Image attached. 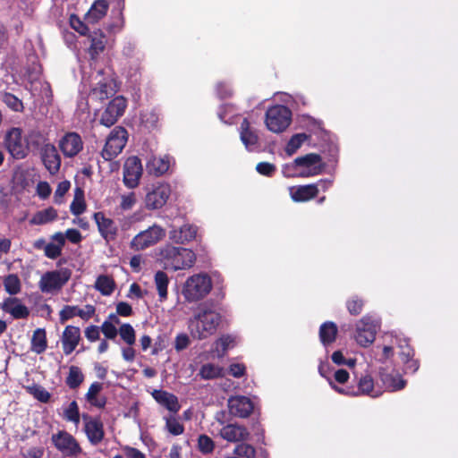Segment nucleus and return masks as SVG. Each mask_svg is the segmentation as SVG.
I'll return each mask as SVG.
<instances>
[{
    "label": "nucleus",
    "mask_w": 458,
    "mask_h": 458,
    "mask_svg": "<svg viewBox=\"0 0 458 458\" xmlns=\"http://www.w3.org/2000/svg\"><path fill=\"white\" fill-rule=\"evenodd\" d=\"M158 260L166 269L180 270L191 267L196 256L189 249L167 244L158 250Z\"/></svg>",
    "instance_id": "2"
},
{
    "label": "nucleus",
    "mask_w": 458,
    "mask_h": 458,
    "mask_svg": "<svg viewBox=\"0 0 458 458\" xmlns=\"http://www.w3.org/2000/svg\"><path fill=\"white\" fill-rule=\"evenodd\" d=\"M399 348L401 349L400 355L404 362H409L413 356V351L409 346L406 340L399 342Z\"/></svg>",
    "instance_id": "59"
},
{
    "label": "nucleus",
    "mask_w": 458,
    "mask_h": 458,
    "mask_svg": "<svg viewBox=\"0 0 458 458\" xmlns=\"http://www.w3.org/2000/svg\"><path fill=\"white\" fill-rule=\"evenodd\" d=\"M4 286L5 291L9 294H11V295L17 294L21 291V280L14 274L8 275L4 279Z\"/></svg>",
    "instance_id": "47"
},
{
    "label": "nucleus",
    "mask_w": 458,
    "mask_h": 458,
    "mask_svg": "<svg viewBox=\"0 0 458 458\" xmlns=\"http://www.w3.org/2000/svg\"><path fill=\"white\" fill-rule=\"evenodd\" d=\"M108 8L109 4L106 0H96L85 15L86 21L92 24L98 22L105 17Z\"/></svg>",
    "instance_id": "29"
},
{
    "label": "nucleus",
    "mask_w": 458,
    "mask_h": 458,
    "mask_svg": "<svg viewBox=\"0 0 458 458\" xmlns=\"http://www.w3.org/2000/svg\"><path fill=\"white\" fill-rule=\"evenodd\" d=\"M90 46L89 47V54L92 59L97 58L106 47V38L101 30H96L89 36Z\"/></svg>",
    "instance_id": "32"
},
{
    "label": "nucleus",
    "mask_w": 458,
    "mask_h": 458,
    "mask_svg": "<svg viewBox=\"0 0 458 458\" xmlns=\"http://www.w3.org/2000/svg\"><path fill=\"white\" fill-rule=\"evenodd\" d=\"M228 408L232 415L246 418L252 412L253 403L246 396L236 395L228 399Z\"/></svg>",
    "instance_id": "21"
},
{
    "label": "nucleus",
    "mask_w": 458,
    "mask_h": 458,
    "mask_svg": "<svg viewBox=\"0 0 458 458\" xmlns=\"http://www.w3.org/2000/svg\"><path fill=\"white\" fill-rule=\"evenodd\" d=\"M71 188V182L64 180L58 183L57 188L55 191L54 201L56 204H62L64 202V197Z\"/></svg>",
    "instance_id": "56"
},
{
    "label": "nucleus",
    "mask_w": 458,
    "mask_h": 458,
    "mask_svg": "<svg viewBox=\"0 0 458 458\" xmlns=\"http://www.w3.org/2000/svg\"><path fill=\"white\" fill-rule=\"evenodd\" d=\"M47 139L46 134L43 131L37 129L31 130L27 136V143H29V146H44L45 144L47 143Z\"/></svg>",
    "instance_id": "53"
},
{
    "label": "nucleus",
    "mask_w": 458,
    "mask_h": 458,
    "mask_svg": "<svg viewBox=\"0 0 458 458\" xmlns=\"http://www.w3.org/2000/svg\"><path fill=\"white\" fill-rule=\"evenodd\" d=\"M240 135L246 148L252 149L258 143L257 134L250 129V123L244 119L241 123Z\"/></svg>",
    "instance_id": "33"
},
{
    "label": "nucleus",
    "mask_w": 458,
    "mask_h": 458,
    "mask_svg": "<svg viewBox=\"0 0 458 458\" xmlns=\"http://www.w3.org/2000/svg\"><path fill=\"white\" fill-rule=\"evenodd\" d=\"M120 199V208L124 211L131 210L137 202V198L134 192L123 194L121 195Z\"/></svg>",
    "instance_id": "57"
},
{
    "label": "nucleus",
    "mask_w": 458,
    "mask_h": 458,
    "mask_svg": "<svg viewBox=\"0 0 458 458\" xmlns=\"http://www.w3.org/2000/svg\"><path fill=\"white\" fill-rule=\"evenodd\" d=\"M128 140V133L123 127L117 126L108 135L106 144L101 151L105 160H112L123 149Z\"/></svg>",
    "instance_id": "10"
},
{
    "label": "nucleus",
    "mask_w": 458,
    "mask_h": 458,
    "mask_svg": "<svg viewBox=\"0 0 458 458\" xmlns=\"http://www.w3.org/2000/svg\"><path fill=\"white\" fill-rule=\"evenodd\" d=\"M64 417L66 420L73 422L76 426L80 423L79 407L75 401H72L64 411Z\"/></svg>",
    "instance_id": "52"
},
{
    "label": "nucleus",
    "mask_w": 458,
    "mask_h": 458,
    "mask_svg": "<svg viewBox=\"0 0 458 458\" xmlns=\"http://www.w3.org/2000/svg\"><path fill=\"white\" fill-rule=\"evenodd\" d=\"M142 175V165L137 157H130L123 165V182L129 189H134L139 185Z\"/></svg>",
    "instance_id": "18"
},
{
    "label": "nucleus",
    "mask_w": 458,
    "mask_h": 458,
    "mask_svg": "<svg viewBox=\"0 0 458 458\" xmlns=\"http://www.w3.org/2000/svg\"><path fill=\"white\" fill-rule=\"evenodd\" d=\"M24 80L30 85V90L34 93L47 92L49 85L42 81L41 66L36 59L25 68L23 73Z\"/></svg>",
    "instance_id": "14"
},
{
    "label": "nucleus",
    "mask_w": 458,
    "mask_h": 458,
    "mask_svg": "<svg viewBox=\"0 0 458 458\" xmlns=\"http://www.w3.org/2000/svg\"><path fill=\"white\" fill-rule=\"evenodd\" d=\"M170 159L167 157H152L147 163V171L153 175L159 176L168 171Z\"/></svg>",
    "instance_id": "31"
},
{
    "label": "nucleus",
    "mask_w": 458,
    "mask_h": 458,
    "mask_svg": "<svg viewBox=\"0 0 458 458\" xmlns=\"http://www.w3.org/2000/svg\"><path fill=\"white\" fill-rule=\"evenodd\" d=\"M36 191L40 199H46L50 196L52 189L48 182H39L37 184Z\"/></svg>",
    "instance_id": "61"
},
{
    "label": "nucleus",
    "mask_w": 458,
    "mask_h": 458,
    "mask_svg": "<svg viewBox=\"0 0 458 458\" xmlns=\"http://www.w3.org/2000/svg\"><path fill=\"white\" fill-rule=\"evenodd\" d=\"M109 319L103 322L101 331L106 338L114 339L118 333L115 325L119 324L120 320L116 315H110Z\"/></svg>",
    "instance_id": "45"
},
{
    "label": "nucleus",
    "mask_w": 458,
    "mask_h": 458,
    "mask_svg": "<svg viewBox=\"0 0 458 458\" xmlns=\"http://www.w3.org/2000/svg\"><path fill=\"white\" fill-rule=\"evenodd\" d=\"M219 436L228 442L235 443L248 440L250 434L245 427L233 423L224 426Z\"/></svg>",
    "instance_id": "26"
},
{
    "label": "nucleus",
    "mask_w": 458,
    "mask_h": 458,
    "mask_svg": "<svg viewBox=\"0 0 458 458\" xmlns=\"http://www.w3.org/2000/svg\"><path fill=\"white\" fill-rule=\"evenodd\" d=\"M45 255L52 259H56L62 253V250L54 242H49L44 246Z\"/></svg>",
    "instance_id": "60"
},
{
    "label": "nucleus",
    "mask_w": 458,
    "mask_h": 458,
    "mask_svg": "<svg viewBox=\"0 0 458 458\" xmlns=\"http://www.w3.org/2000/svg\"><path fill=\"white\" fill-rule=\"evenodd\" d=\"M4 145L10 155L16 159H21L27 157L29 153V143L22 135L20 128H12L4 137Z\"/></svg>",
    "instance_id": "12"
},
{
    "label": "nucleus",
    "mask_w": 458,
    "mask_h": 458,
    "mask_svg": "<svg viewBox=\"0 0 458 458\" xmlns=\"http://www.w3.org/2000/svg\"><path fill=\"white\" fill-rule=\"evenodd\" d=\"M3 100L9 108L15 112H21L23 110L21 100L11 93H5L3 97Z\"/></svg>",
    "instance_id": "55"
},
{
    "label": "nucleus",
    "mask_w": 458,
    "mask_h": 458,
    "mask_svg": "<svg viewBox=\"0 0 458 458\" xmlns=\"http://www.w3.org/2000/svg\"><path fill=\"white\" fill-rule=\"evenodd\" d=\"M51 440L55 447L65 456L75 458L81 453L77 440L66 431L53 434Z\"/></svg>",
    "instance_id": "13"
},
{
    "label": "nucleus",
    "mask_w": 458,
    "mask_h": 458,
    "mask_svg": "<svg viewBox=\"0 0 458 458\" xmlns=\"http://www.w3.org/2000/svg\"><path fill=\"white\" fill-rule=\"evenodd\" d=\"M292 113L284 106H275L266 114L267 128L275 133L284 131L291 123Z\"/></svg>",
    "instance_id": "11"
},
{
    "label": "nucleus",
    "mask_w": 458,
    "mask_h": 458,
    "mask_svg": "<svg viewBox=\"0 0 458 458\" xmlns=\"http://www.w3.org/2000/svg\"><path fill=\"white\" fill-rule=\"evenodd\" d=\"M190 338L186 334H179L174 340V348L177 352L182 351L188 347Z\"/></svg>",
    "instance_id": "63"
},
{
    "label": "nucleus",
    "mask_w": 458,
    "mask_h": 458,
    "mask_svg": "<svg viewBox=\"0 0 458 458\" xmlns=\"http://www.w3.org/2000/svg\"><path fill=\"white\" fill-rule=\"evenodd\" d=\"M212 289L211 278L207 274L190 276L182 285V293L189 302L198 301L206 297Z\"/></svg>",
    "instance_id": "3"
},
{
    "label": "nucleus",
    "mask_w": 458,
    "mask_h": 458,
    "mask_svg": "<svg viewBox=\"0 0 458 458\" xmlns=\"http://www.w3.org/2000/svg\"><path fill=\"white\" fill-rule=\"evenodd\" d=\"M165 428L167 431L174 435V436H179L182 435L184 431L183 425L174 417L169 416L165 417Z\"/></svg>",
    "instance_id": "54"
},
{
    "label": "nucleus",
    "mask_w": 458,
    "mask_h": 458,
    "mask_svg": "<svg viewBox=\"0 0 458 458\" xmlns=\"http://www.w3.org/2000/svg\"><path fill=\"white\" fill-rule=\"evenodd\" d=\"M70 277L71 271L67 268L47 271L41 276L38 288L43 293L56 294L66 284Z\"/></svg>",
    "instance_id": "6"
},
{
    "label": "nucleus",
    "mask_w": 458,
    "mask_h": 458,
    "mask_svg": "<svg viewBox=\"0 0 458 458\" xmlns=\"http://www.w3.org/2000/svg\"><path fill=\"white\" fill-rule=\"evenodd\" d=\"M85 209L86 203L84 199V191L81 188L77 187L74 190L73 200L71 203L70 210L73 215L79 216L82 214Z\"/></svg>",
    "instance_id": "41"
},
{
    "label": "nucleus",
    "mask_w": 458,
    "mask_h": 458,
    "mask_svg": "<svg viewBox=\"0 0 458 458\" xmlns=\"http://www.w3.org/2000/svg\"><path fill=\"white\" fill-rule=\"evenodd\" d=\"M94 220L98 225L100 235L106 241H114L117 235L118 228L114 220L106 217L102 212L94 214Z\"/></svg>",
    "instance_id": "24"
},
{
    "label": "nucleus",
    "mask_w": 458,
    "mask_h": 458,
    "mask_svg": "<svg viewBox=\"0 0 458 458\" xmlns=\"http://www.w3.org/2000/svg\"><path fill=\"white\" fill-rule=\"evenodd\" d=\"M199 376L203 379H213L224 376V369L212 363L204 364L199 369Z\"/></svg>",
    "instance_id": "43"
},
{
    "label": "nucleus",
    "mask_w": 458,
    "mask_h": 458,
    "mask_svg": "<svg viewBox=\"0 0 458 458\" xmlns=\"http://www.w3.org/2000/svg\"><path fill=\"white\" fill-rule=\"evenodd\" d=\"M57 211L52 208L49 207L47 208H45L43 210L38 211L30 220V223L31 225H45L50 222L55 221L57 218Z\"/></svg>",
    "instance_id": "35"
},
{
    "label": "nucleus",
    "mask_w": 458,
    "mask_h": 458,
    "mask_svg": "<svg viewBox=\"0 0 458 458\" xmlns=\"http://www.w3.org/2000/svg\"><path fill=\"white\" fill-rule=\"evenodd\" d=\"M326 190L330 182L320 181L318 184H307L289 187V194L295 202H305L314 199L318 193V186Z\"/></svg>",
    "instance_id": "17"
},
{
    "label": "nucleus",
    "mask_w": 458,
    "mask_h": 458,
    "mask_svg": "<svg viewBox=\"0 0 458 458\" xmlns=\"http://www.w3.org/2000/svg\"><path fill=\"white\" fill-rule=\"evenodd\" d=\"M295 165L300 169V177L318 175L323 170L321 157L314 153L295 158Z\"/></svg>",
    "instance_id": "15"
},
{
    "label": "nucleus",
    "mask_w": 458,
    "mask_h": 458,
    "mask_svg": "<svg viewBox=\"0 0 458 458\" xmlns=\"http://www.w3.org/2000/svg\"><path fill=\"white\" fill-rule=\"evenodd\" d=\"M83 140L77 132H67L59 140L58 146L65 157L77 156L83 148Z\"/></svg>",
    "instance_id": "19"
},
{
    "label": "nucleus",
    "mask_w": 458,
    "mask_h": 458,
    "mask_svg": "<svg viewBox=\"0 0 458 458\" xmlns=\"http://www.w3.org/2000/svg\"><path fill=\"white\" fill-rule=\"evenodd\" d=\"M307 140H308V136L305 133H298V134L293 135L290 139V140L285 148V152L289 156H292L301 148V146L303 144V142L306 141Z\"/></svg>",
    "instance_id": "48"
},
{
    "label": "nucleus",
    "mask_w": 458,
    "mask_h": 458,
    "mask_svg": "<svg viewBox=\"0 0 458 458\" xmlns=\"http://www.w3.org/2000/svg\"><path fill=\"white\" fill-rule=\"evenodd\" d=\"M94 287L102 295L109 296L115 289V282L109 276L100 275L97 277Z\"/></svg>",
    "instance_id": "34"
},
{
    "label": "nucleus",
    "mask_w": 458,
    "mask_h": 458,
    "mask_svg": "<svg viewBox=\"0 0 458 458\" xmlns=\"http://www.w3.org/2000/svg\"><path fill=\"white\" fill-rule=\"evenodd\" d=\"M380 327V321L377 318L365 316L360 319L355 327L354 340L361 347H368L374 343L376 335Z\"/></svg>",
    "instance_id": "5"
},
{
    "label": "nucleus",
    "mask_w": 458,
    "mask_h": 458,
    "mask_svg": "<svg viewBox=\"0 0 458 458\" xmlns=\"http://www.w3.org/2000/svg\"><path fill=\"white\" fill-rule=\"evenodd\" d=\"M26 390L41 403H47L51 396L50 394L39 385L34 384L32 386H26Z\"/></svg>",
    "instance_id": "49"
},
{
    "label": "nucleus",
    "mask_w": 458,
    "mask_h": 458,
    "mask_svg": "<svg viewBox=\"0 0 458 458\" xmlns=\"http://www.w3.org/2000/svg\"><path fill=\"white\" fill-rule=\"evenodd\" d=\"M151 394L157 403L165 407L168 411L174 413L179 411L181 405L174 394L164 390H154Z\"/></svg>",
    "instance_id": "28"
},
{
    "label": "nucleus",
    "mask_w": 458,
    "mask_h": 458,
    "mask_svg": "<svg viewBox=\"0 0 458 458\" xmlns=\"http://www.w3.org/2000/svg\"><path fill=\"white\" fill-rule=\"evenodd\" d=\"M80 341L81 329L78 327L67 326L61 335L64 353L65 355H70L77 348Z\"/></svg>",
    "instance_id": "25"
},
{
    "label": "nucleus",
    "mask_w": 458,
    "mask_h": 458,
    "mask_svg": "<svg viewBox=\"0 0 458 458\" xmlns=\"http://www.w3.org/2000/svg\"><path fill=\"white\" fill-rule=\"evenodd\" d=\"M169 279L167 275L163 271H157L155 275V284L161 301L167 297V286Z\"/></svg>",
    "instance_id": "44"
},
{
    "label": "nucleus",
    "mask_w": 458,
    "mask_h": 458,
    "mask_svg": "<svg viewBox=\"0 0 458 458\" xmlns=\"http://www.w3.org/2000/svg\"><path fill=\"white\" fill-rule=\"evenodd\" d=\"M158 122V114L151 110V111H146L141 114V123L147 127V128H152L157 125Z\"/></svg>",
    "instance_id": "58"
},
{
    "label": "nucleus",
    "mask_w": 458,
    "mask_h": 458,
    "mask_svg": "<svg viewBox=\"0 0 458 458\" xmlns=\"http://www.w3.org/2000/svg\"><path fill=\"white\" fill-rule=\"evenodd\" d=\"M221 322V315L216 310L201 305L189 321L191 335L203 340L214 335Z\"/></svg>",
    "instance_id": "1"
},
{
    "label": "nucleus",
    "mask_w": 458,
    "mask_h": 458,
    "mask_svg": "<svg viewBox=\"0 0 458 458\" xmlns=\"http://www.w3.org/2000/svg\"><path fill=\"white\" fill-rule=\"evenodd\" d=\"M282 172L285 177H300V169L295 165V160L292 164L284 165Z\"/></svg>",
    "instance_id": "64"
},
{
    "label": "nucleus",
    "mask_w": 458,
    "mask_h": 458,
    "mask_svg": "<svg viewBox=\"0 0 458 458\" xmlns=\"http://www.w3.org/2000/svg\"><path fill=\"white\" fill-rule=\"evenodd\" d=\"M70 23L72 29L81 35H86L89 31L87 25L76 16L71 17Z\"/></svg>",
    "instance_id": "62"
},
{
    "label": "nucleus",
    "mask_w": 458,
    "mask_h": 458,
    "mask_svg": "<svg viewBox=\"0 0 458 458\" xmlns=\"http://www.w3.org/2000/svg\"><path fill=\"white\" fill-rule=\"evenodd\" d=\"M236 344V338L233 335H223L218 338L214 345V352H216L217 357H223L227 350L234 347Z\"/></svg>",
    "instance_id": "38"
},
{
    "label": "nucleus",
    "mask_w": 458,
    "mask_h": 458,
    "mask_svg": "<svg viewBox=\"0 0 458 458\" xmlns=\"http://www.w3.org/2000/svg\"><path fill=\"white\" fill-rule=\"evenodd\" d=\"M127 102L123 97L118 96L113 98L104 110L100 117V123L106 127L114 124L122 116L126 108Z\"/></svg>",
    "instance_id": "16"
},
{
    "label": "nucleus",
    "mask_w": 458,
    "mask_h": 458,
    "mask_svg": "<svg viewBox=\"0 0 458 458\" xmlns=\"http://www.w3.org/2000/svg\"><path fill=\"white\" fill-rule=\"evenodd\" d=\"M102 388V384L98 382H95L89 386L86 399L91 405L98 408H103L106 405V398L99 396Z\"/></svg>",
    "instance_id": "36"
},
{
    "label": "nucleus",
    "mask_w": 458,
    "mask_h": 458,
    "mask_svg": "<svg viewBox=\"0 0 458 458\" xmlns=\"http://www.w3.org/2000/svg\"><path fill=\"white\" fill-rule=\"evenodd\" d=\"M121 338L130 346L133 345L136 341L135 330L130 324H123L118 331Z\"/></svg>",
    "instance_id": "51"
},
{
    "label": "nucleus",
    "mask_w": 458,
    "mask_h": 458,
    "mask_svg": "<svg viewBox=\"0 0 458 458\" xmlns=\"http://www.w3.org/2000/svg\"><path fill=\"white\" fill-rule=\"evenodd\" d=\"M82 419L84 421V430L89 442L93 445L101 442L104 438V428L101 420L89 415H83Z\"/></svg>",
    "instance_id": "23"
},
{
    "label": "nucleus",
    "mask_w": 458,
    "mask_h": 458,
    "mask_svg": "<svg viewBox=\"0 0 458 458\" xmlns=\"http://www.w3.org/2000/svg\"><path fill=\"white\" fill-rule=\"evenodd\" d=\"M41 158L46 169L51 174H55L61 166V157L55 145L47 143L41 148Z\"/></svg>",
    "instance_id": "20"
},
{
    "label": "nucleus",
    "mask_w": 458,
    "mask_h": 458,
    "mask_svg": "<svg viewBox=\"0 0 458 458\" xmlns=\"http://www.w3.org/2000/svg\"><path fill=\"white\" fill-rule=\"evenodd\" d=\"M83 378L84 377L81 370L78 367L72 366L69 369L66 384L71 388H76L82 383Z\"/></svg>",
    "instance_id": "50"
},
{
    "label": "nucleus",
    "mask_w": 458,
    "mask_h": 458,
    "mask_svg": "<svg viewBox=\"0 0 458 458\" xmlns=\"http://www.w3.org/2000/svg\"><path fill=\"white\" fill-rule=\"evenodd\" d=\"M256 449L250 444H240L237 445L231 455H227L225 458H255Z\"/></svg>",
    "instance_id": "42"
},
{
    "label": "nucleus",
    "mask_w": 458,
    "mask_h": 458,
    "mask_svg": "<svg viewBox=\"0 0 458 458\" xmlns=\"http://www.w3.org/2000/svg\"><path fill=\"white\" fill-rule=\"evenodd\" d=\"M197 447L202 454L208 455L214 452L216 444L210 437L201 434L198 437Z\"/></svg>",
    "instance_id": "46"
},
{
    "label": "nucleus",
    "mask_w": 458,
    "mask_h": 458,
    "mask_svg": "<svg viewBox=\"0 0 458 458\" xmlns=\"http://www.w3.org/2000/svg\"><path fill=\"white\" fill-rule=\"evenodd\" d=\"M165 235V230L160 225H153L140 231L130 242V248L134 251L144 250L159 242Z\"/></svg>",
    "instance_id": "9"
},
{
    "label": "nucleus",
    "mask_w": 458,
    "mask_h": 458,
    "mask_svg": "<svg viewBox=\"0 0 458 458\" xmlns=\"http://www.w3.org/2000/svg\"><path fill=\"white\" fill-rule=\"evenodd\" d=\"M381 381L388 391H397L405 386V381L398 374H381Z\"/></svg>",
    "instance_id": "37"
},
{
    "label": "nucleus",
    "mask_w": 458,
    "mask_h": 458,
    "mask_svg": "<svg viewBox=\"0 0 458 458\" xmlns=\"http://www.w3.org/2000/svg\"><path fill=\"white\" fill-rule=\"evenodd\" d=\"M116 92L115 81L109 75H105L101 71L93 77L91 89L89 94V101H103L113 97Z\"/></svg>",
    "instance_id": "8"
},
{
    "label": "nucleus",
    "mask_w": 458,
    "mask_h": 458,
    "mask_svg": "<svg viewBox=\"0 0 458 458\" xmlns=\"http://www.w3.org/2000/svg\"><path fill=\"white\" fill-rule=\"evenodd\" d=\"M337 334V327L333 322L324 323L319 329L320 341L324 345L333 343Z\"/></svg>",
    "instance_id": "39"
},
{
    "label": "nucleus",
    "mask_w": 458,
    "mask_h": 458,
    "mask_svg": "<svg viewBox=\"0 0 458 458\" xmlns=\"http://www.w3.org/2000/svg\"><path fill=\"white\" fill-rule=\"evenodd\" d=\"M197 229L191 225H183L179 229H173L170 231V239L177 243H185L196 237Z\"/></svg>",
    "instance_id": "30"
},
{
    "label": "nucleus",
    "mask_w": 458,
    "mask_h": 458,
    "mask_svg": "<svg viewBox=\"0 0 458 458\" xmlns=\"http://www.w3.org/2000/svg\"><path fill=\"white\" fill-rule=\"evenodd\" d=\"M330 386L341 394L345 395H360L365 394L370 397H378L382 394L383 390L379 386H376L370 375H364L360 377L356 386L340 387L330 381Z\"/></svg>",
    "instance_id": "7"
},
{
    "label": "nucleus",
    "mask_w": 458,
    "mask_h": 458,
    "mask_svg": "<svg viewBox=\"0 0 458 458\" xmlns=\"http://www.w3.org/2000/svg\"><path fill=\"white\" fill-rule=\"evenodd\" d=\"M0 307L14 318H25L30 314L29 309L17 298H7Z\"/></svg>",
    "instance_id": "27"
},
{
    "label": "nucleus",
    "mask_w": 458,
    "mask_h": 458,
    "mask_svg": "<svg viewBox=\"0 0 458 458\" xmlns=\"http://www.w3.org/2000/svg\"><path fill=\"white\" fill-rule=\"evenodd\" d=\"M95 314V308L93 305L88 304L83 308L73 305H65L59 312V318L61 323L78 316L83 320L89 319Z\"/></svg>",
    "instance_id": "22"
},
{
    "label": "nucleus",
    "mask_w": 458,
    "mask_h": 458,
    "mask_svg": "<svg viewBox=\"0 0 458 458\" xmlns=\"http://www.w3.org/2000/svg\"><path fill=\"white\" fill-rule=\"evenodd\" d=\"M171 193V186L165 182H159L146 187L144 208L149 211L161 209L167 203Z\"/></svg>",
    "instance_id": "4"
},
{
    "label": "nucleus",
    "mask_w": 458,
    "mask_h": 458,
    "mask_svg": "<svg viewBox=\"0 0 458 458\" xmlns=\"http://www.w3.org/2000/svg\"><path fill=\"white\" fill-rule=\"evenodd\" d=\"M47 349V336L46 331L42 328H38L34 331L31 338V350L32 352L39 354Z\"/></svg>",
    "instance_id": "40"
}]
</instances>
